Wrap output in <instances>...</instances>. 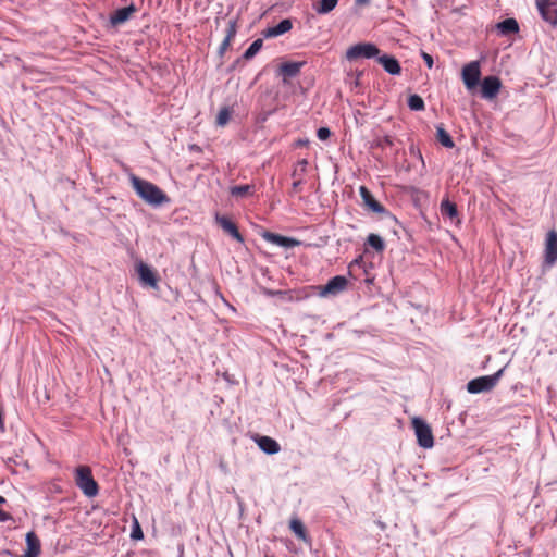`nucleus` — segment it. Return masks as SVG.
I'll return each mask as SVG.
<instances>
[{
	"label": "nucleus",
	"instance_id": "f257e3e1",
	"mask_svg": "<svg viewBox=\"0 0 557 557\" xmlns=\"http://www.w3.org/2000/svg\"><path fill=\"white\" fill-rule=\"evenodd\" d=\"M131 183L136 194L150 206L159 207L162 203L170 201L168 195L160 187L149 181L132 175Z\"/></svg>",
	"mask_w": 557,
	"mask_h": 557
},
{
	"label": "nucleus",
	"instance_id": "f03ea898",
	"mask_svg": "<svg viewBox=\"0 0 557 557\" xmlns=\"http://www.w3.org/2000/svg\"><path fill=\"white\" fill-rule=\"evenodd\" d=\"M75 483L87 497H95L99 493L98 483L95 481L88 466H78L75 469Z\"/></svg>",
	"mask_w": 557,
	"mask_h": 557
},
{
	"label": "nucleus",
	"instance_id": "7ed1b4c3",
	"mask_svg": "<svg viewBox=\"0 0 557 557\" xmlns=\"http://www.w3.org/2000/svg\"><path fill=\"white\" fill-rule=\"evenodd\" d=\"M504 368L498 370L492 375H483L475 379L470 380L467 383V391L470 394H479L484 392H490L493 389L497 383L499 382L500 377L504 373Z\"/></svg>",
	"mask_w": 557,
	"mask_h": 557
},
{
	"label": "nucleus",
	"instance_id": "20e7f679",
	"mask_svg": "<svg viewBox=\"0 0 557 557\" xmlns=\"http://www.w3.org/2000/svg\"><path fill=\"white\" fill-rule=\"evenodd\" d=\"M381 50L379 47L369 41L358 42L350 46L346 51V59L350 62L359 59H376Z\"/></svg>",
	"mask_w": 557,
	"mask_h": 557
},
{
	"label": "nucleus",
	"instance_id": "39448f33",
	"mask_svg": "<svg viewBox=\"0 0 557 557\" xmlns=\"http://www.w3.org/2000/svg\"><path fill=\"white\" fill-rule=\"evenodd\" d=\"M414 430L417 442L420 447L432 448L434 445V437L430 425L420 417H414L411 420Z\"/></svg>",
	"mask_w": 557,
	"mask_h": 557
},
{
	"label": "nucleus",
	"instance_id": "423d86ee",
	"mask_svg": "<svg viewBox=\"0 0 557 557\" xmlns=\"http://www.w3.org/2000/svg\"><path fill=\"white\" fill-rule=\"evenodd\" d=\"M348 286V280L344 275H335L325 285H319L318 295L323 298L334 297L343 293Z\"/></svg>",
	"mask_w": 557,
	"mask_h": 557
},
{
	"label": "nucleus",
	"instance_id": "0eeeda50",
	"mask_svg": "<svg viewBox=\"0 0 557 557\" xmlns=\"http://www.w3.org/2000/svg\"><path fill=\"white\" fill-rule=\"evenodd\" d=\"M138 278L143 286H147L153 289H158L159 277L157 272L147 263L139 261L136 264Z\"/></svg>",
	"mask_w": 557,
	"mask_h": 557
},
{
	"label": "nucleus",
	"instance_id": "6e6552de",
	"mask_svg": "<svg viewBox=\"0 0 557 557\" xmlns=\"http://www.w3.org/2000/svg\"><path fill=\"white\" fill-rule=\"evenodd\" d=\"M462 81L465 86L471 90L480 83L481 70L478 61H472L466 64L462 69Z\"/></svg>",
	"mask_w": 557,
	"mask_h": 557
},
{
	"label": "nucleus",
	"instance_id": "1a4fd4ad",
	"mask_svg": "<svg viewBox=\"0 0 557 557\" xmlns=\"http://www.w3.org/2000/svg\"><path fill=\"white\" fill-rule=\"evenodd\" d=\"M359 193H360V196H361V199L363 201V205L366 207H368V209H370L371 211L375 212V213H383V214H386L388 216H391L395 222H397L396 218L393 216L386 209L383 205H381L375 198L374 196L372 195V193L366 187V186H360L359 188Z\"/></svg>",
	"mask_w": 557,
	"mask_h": 557
},
{
	"label": "nucleus",
	"instance_id": "9d476101",
	"mask_svg": "<svg viewBox=\"0 0 557 557\" xmlns=\"http://www.w3.org/2000/svg\"><path fill=\"white\" fill-rule=\"evenodd\" d=\"M557 262V232L549 231L545 239L544 263L553 267Z\"/></svg>",
	"mask_w": 557,
	"mask_h": 557
},
{
	"label": "nucleus",
	"instance_id": "9b49d317",
	"mask_svg": "<svg viewBox=\"0 0 557 557\" xmlns=\"http://www.w3.org/2000/svg\"><path fill=\"white\" fill-rule=\"evenodd\" d=\"M502 87L500 79L495 75L485 76L481 82V96L485 99H493Z\"/></svg>",
	"mask_w": 557,
	"mask_h": 557
},
{
	"label": "nucleus",
	"instance_id": "f8f14e48",
	"mask_svg": "<svg viewBox=\"0 0 557 557\" xmlns=\"http://www.w3.org/2000/svg\"><path fill=\"white\" fill-rule=\"evenodd\" d=\"M261 236L264 240L283 248H294L300 244L299 240L293 237L283 236L270 231H264Z\"/></svg>",
	"mask_w": 557,
	"mask_h": 557
},
{
	"label": "nucleus",
	"instance_id": "ddd939ff",
	"mask_svg": "<svg viewBox=\"0 0 557 557\" xmlns=\"http://www.w3.org/2000/svg\"><path fill=\"white\" fill-rule=\"evenodd\" d=\"M215 222L225 233L232 236L236 242L244 243V237L239 233L237 225L230 218L216 213Z\"/></svg>",
	"mask_w": 557,
	"mask_h": 557
},
{
	"label": "nucleus",
	"instance_id": "4468645a",
	"mask_svg": "<svg viewBox=\"0 0 557 557\" xmlns=\"http://www.w3.org/2000/svg\"><path fill=\"white\" fill-rule=\"evenodd\" d=\"M137 11L138 9L134 3H131L124 8H119L110 15V24L114 27L122 25L123 23L127 22L132 14Z\"/></svg>",
	"mask_w": 557,
	"mask_h": 557
},
{
	"label": "nucleus",
	"instance_id": "2eb2a0df",
	"mask_svg": "<svg viewBox=\"0 0 557 557\" xmlns=\"http://www.w3.org/2000/svg\"><path fill=\"white\" fill-rule=\"evenodd\" d=\"M539 12L544 21L553 26L557 25V8L548 0H536Z\"/></svg>",
	"mask_w": 557,
	"mask_h": 557
},
{
	"label": "nucleus",
	"instance_id": "dca6fc26",
	"mask_svg": "<svg viewBox=\"0 0 557 557\" xmlns=\"http://www.w3.org/2000/svg\"><path fill=\"white\" fill-rule=\"evenodd\" d=\"M376 61L383 66L384 71L391 75H399L401 73V66L399 61L391 54L379 53Z\"/></svg>",
	"mask_w": 557,
	"mask_h": 557
},
{
	"label": "nucleus",
	"instance_id": "f3484780",
	"mask_svg": "<svg viewBox=\"0 0 557 557\" xmlns=\"http://www.w3.org/2000/svg\"><path fill=\"white\" fill-rule=\"evenodd\" d=\"M306 64L305 61H299V62H293V61H288V62H284L280 65L277 72H278V75H281L283 77V82H287L288 78H294L296 77L299 73H300V70L301 67Z\"/></svg>",
	"mask_w": 557,
	"mask_h": 557
},
{
	"label": "nucleus",
	"instance_id": "a211bd4d",
	"mask_svg": "<svg viewBox=\"0 0 557 557\" xmlns=\"http://www.w3.org/2000/svg\"><path fill=\"white\" fill-rule=\"evenodd\" d=\"M293 27V23L289 18L280 21L276 25L268 27L262 32L265 38H274L289 32Z\"/></svg>",
	"mask_w": 557,
	"mask_h": 557
},
{
	"label": "nucleus",
	"instance_id": "6ab92c4d",
	"mask_svg": "<svg viewBox=\"0 0 557 557\" xmlns=\"http://www.w3.org/2000/svg\"><path fill=\"white\" fill-rule=\"evenodd\" d=\"M256 443L258 444L259 448L268 455H274L281 449L280 444L270 436L257 435Z\"/></svg>",
	"mask_w": 557,
	"mask_h": 557
},
{
	"label": "nucleus",
	"instance_id": "aec40b11",
	"mask_svg": "<svg viewBox=\"0 0 557 557\" xmlns=\"http://www.w3.org/2000/svg\"><path fill=\"white\" fill-rule=\"evenodd\" d=\"M496 29L504 36L517 34L519 32V24L516 18L508 17L498 22L496 24Z\"/></svg>",
	"mask_w": 557,
	"mask_h": 557
},
{
	"label": "nucleus",
	"instance_id": "412c9836",
	"mask_svg": "<svg viewBox=\"0 0 557 557\" xmlns=\"http://www.w3.org/2000/svg\"><path fill=\"white\" fill-rule=\"evenodd\" d=\"M26 545L27 549L25 553L32 555L33 557L39 556L41 545L38 536L34 532H28L26 534Z\"/></svg>",
	"mask_w": 557,
	"mask_h": 557
},
{
	"label": "nucleus",
	"instance_id": "4be33fe9",
	"mask_svg": "<svg viewBox=\"0 0 557 557\" xmlns=\"http://www.w3.org/2000/svg\"><path fill=\"white\" fill-rule=\"evenodd\" d=\"M436 139L441 143L445 148H453L455 143L448 132L444 128L442 124L436 126Z\"/></svg>",
	"mask_w": 557,
	"mask_h": 557
},
{
	"label": "nucleus",
	"instance_id": "5701e85b",
	"mask_svg": "<svg viewBox=\"0 0 557 557\" xmlns=\"http://www.w3.org/2000/svg\"><path fill=\"white\" fill-rule=\"evenodd\" d=\"M338 0H320L313 4V9L318 14H327L335 9Z\"/></svg>",
	"mask_w": 557,
	"mask_h": 557
},
{
	"label": "nucleus",
	"instance_id": "b1692460",
	"mask_svg": "<svg viewBox=\"0 0 557 557\" xmlns=\"http://www.w3.org/2000/svg\"><path fill=\"white\" fill-rule=\"evenodd\" d=\"M255 190V186L253 185H250V184H246V185H235V186H232L231 189H230V194L233 196V197H246L248 195H252Z\"/></svg>",
	"mask_w": 557,
	"mask_h": 557
},
{
	"label": "nucleus",
	"instance_id": "393cba45",
	"mask_svg": "<svg viewBox=\"0 0 557 557\" xmlns=\"http://www.w3.org/2000/svg\"><path fill=\"white\" fill-rule=\"evenodd\" d=\"M367 244L377 252H383L385 249L384 239L374 233H371L367 237Z\"/></svg>",
	"mask_w": 557,
	"mask_h": 557
},
{
	"label": "nucleus",
	"instance_id": "a878e982",
	"mask_svg": "<svg viewBox=\"0 0 557 557\" xmlns=\"http://www.w3.org/2000/svg\"><path fill=\"white\" fill-rule=\"evenodd\" d=\"M263 40L261 38H258L251 42V45L246 49L244 54L242 55V59L244 60H250L252 59L262 48Z\"/></svg>",
	"mask_w": 557,
	"mask_h": 557
},
{
	"label": "nucleus",
	"instance_id": "bb28decb",
	"mask_svg": "<svg viewBox=\"0 0 557 557\" xmlns=\"http://www.w3.org/2000/svg\"><path fill=\"white\" fill-rule=\"evenodd\" d=\"M441 212L449 219H455L458 215L457 206L448 199L441 202Z\"/></svg>",
	"mask_w": 557,
	"mask_h": 557
},
{
	"label": "nucleus",
	"instance_id": "cd10ccee",
	"mask_svg": "<svg viewBox=\"0 0 557 557\" xmlns=\"http://www.w3.org/2000/svg\"><path fill=\"white\" fill-rule=\"evenodd\" d=\"M407 103L412 111H422L425 108L424 100L417 94L410 95Z\"/></svg>",
	"mask_w": 557,
	"mask_h": 557
},
{
	"label": "nucleus",
	"instance_id": "c85d7f7f",
	"mask_svg": "<svg viewBox=\"0 0 557 557\" xmlns=\"http://www.w3.org/2000/svg\"><path fill=\"white\" fill-rule=\"evenodd\" d=\"M290 530L301 540H307L306 529L299 519H293L289 523Z\"/></svg>",
	"mask_w": 557,
	"mask_h": 557
},
{
	"label": "nucleus",
	"instance_id": "c756f323",
	"mask_svg": "<svg viewBox=\"0 0 557 557\" xmlns=\"http://www.w3.org/2000/svg\"><path fill=\"white\" fill-rule=\"evenodd\" d=\"M231 115L232 110L228 107L221 108L215 120L216 126H225L228 123Z\"/></svg>",
	"mask_w": 557,
	"mask_h": 557
},
{
	"label": "nucleus",
	"instance_id": "7c9ffc66",
	"mask_svg": "<svg viewBox=\"0 0 557 557\" xmlns=\"http://www.w3.org/2000/svg\"><path fill=\"white\" fill-rule=\"evenodd\" d=\"M393 144H394L393 138L391 136L386 135V136L376 138L373 143V146L381 148V149H385L387 147H392Z\"/></svg>",
	"mask_w": 557,
	"mask_h": 557
},
{
	"label": "nucleus",
	"instance_id": "2f4dec72",
	"mask_svg": "<svg viewBox=\"0 0 557 557\" xmlns=\"http://www.w3.org/2000/svg\"><path fill=\"white\" fill-rule=\"evenodd\" d=\"M131 537L133 540H141L144 539V533H143V530L138 523V521L135 519L133 525H132V531H131Z\"/></svg>",
	"mask_w": 557,
	"mask_h": 557
},
{
	"label": "nucleus",
	"instance_id": "473e14b6",
	"mask_svg": "<svg viewBox=\"0 0 557 557\" xmlns=\"http://www.w3.org/2000/svg\"><path fill=\"white\" fill-rule=\"evenodd\" d=\"M237 28H236V21H230L227 28H226V36L224 39H227L231 41L235 35H236Z\"/></svg>",
	"mask_w": 557,
	"mask_h": 557
},
{
	"label": "nucleus",
	"instance_id": "72a5a7b5",
	"mask_svg": "<svg viewBox=\"0 0 557 557\" xmlns=\"http://www.w3.org/2000/svg\"><path fill=\"white\" fill-rule=\"evenodd\" d=\"M331 129L329 127L322 126L318 128L317 136L320 140H326L331 137Z\"/></svg>",
	"mask_w": 557,
	"mask_h": 557
},
{
	"label": "nucleus",
	"instance_id": "f704fd0d",
	"mask_svg": "<svg viewBox=\"0 0 557 557\" xmlns=\"http://www.w3.org/2000/svg\"><path fill=\"white\" fill-rule=\"evenodd\" d=\"M231 45V41H228L227 39H224L220 47H219V50H218V54L222 58L224 55V53L226 52V50L228 49Z\"/></svg>",
	"mask_w": 557,
	"mask_h": 557
},
{
	"label": "nucleus",
	"instance_id": "c9c22d12",
	"mask_svg": "<svg viewBox=\"0 0 557 557\" xmlns=\"http://www.w3.org/2000/svg\"><path fill=\"white\" fill-rule=\"evenodd\" d=\"M421 55H422V59L424 60V62H425L426 66H428L429 69H432L433 63H434V62H433V58H432V55H430L429 53H426V52H424V51H422V52H421Z\"/></svg>",
	"mask_w": 557,
	"mask_h": 557
},
{
	"label": "nucleus",
	"instance_id": "e433bc0d",
	"mask_svg": "<svg viewBox=\"0 0 557 557\" xmlns=\"http://www.w3.org/2000/svg\"><path fill=\"white\" fill-rule=\"evenodd\" d=\"M12 519V516L9 512L0 510V521L5 522Z\"/></svg>",
	"mask_w": 557,
	"mask_h": 557
},
{
	"label": "nucleus",
	"instance_id": "4c0bfd02",
	"mask_svg": "<svg viewBox=\"0 0 557 557\" xmlns=\"http://www.w3.org/2000/svg\"><path fill=\"white\" fill-rule=\"evenodd\" d=\"M298 165L300 166L301 172H305L306 166L308 165V161L306 159H302L298 162Z\"/></svg>",
	"mask_w": 557,
	"mask_h": 557
},
{
	"label": "nucleus",
	"instance_id": "58836bf2",
	"mask_svg": "<svg viewBox=\"0 0 557 557\" xmlns=\"http://www.w3.org/2000/svg\"><path fill=\"white\" fill-rule=\"evenodd\" d=\"M300 184H301V181H300V180L295 181V182L293 183V189H294V190H297V189L299 188Z\"/></svg>",
	"mask_w": 557,
	"mask_h": 557
},
{
	"label": "nucleus",
	"instance_id": "ea45409f",
	"mask_svg": "<svg viewBox=\"0 0 557 557\" xmlns=\"http://www.w3.org/2000/svg\"><path fill=\"white\" fill-rule=\"evenodd\" d=\"M189 149H190L191 151H200V147H199V146H197V145H191V146L189 147Z\"/></svg>",
	"mask_w": 557,
	"mask_h": 557
},
{
	"label": "nucleus",
	"instance_id": "a19ab883",
	"mask_svg": "<svg viewBox=\"0 0 557 557\" xmlns=\"http://www.w3.org/2000/svg\"><path fill=\"white\" fill-rule=\"evenodd\" d=\"M370 0H356L357 4H367Z\"/></svg>",
	"mask_w": 557,
	"mask_h": 557
},
{
	"label": "nucleus",
	"instance_id": "79ce46f5",
	"mask_svg": "<svg viewBox=\"0 0 557 557\" xmlns=\"http://www.w3.org/2000/svg\"><path fill=\"white\" fill-rule=\"evenodd\" d=\"M242 61V58L237 59L234 64L232 65V69H235L237 66V64H239Z\"/></svg>",
	"mask_w": 557,
	"mask_h": 557
},
{
	"label": "nucleus",
	"instance_id": "37998d69",
	"mask_svg": "<svg viewBox=\"0 0 557 557\" xmlns=\"http://www.w3.org/2000/svg\"><path fill=\"white\" fill-rule=\"evenodd\" d=\"M307 143H308V140H301V139H299V140L297 141V146H302V145H306Z\"/></svg>",
	"mask_w": 557,
	"mask_h": 557
},
{
	"label": "nucleus",
	"instance_id": "c03bdc74",
	"mask_svg": "<svg viewBox=\"0 0 557 557\" xmlns=\"http://www.w3.org/2000/svg\"><path fill=\"white\" fill-rule=\"evenodd\" d=\"M0 426H3V416H2L1 409H0Z\"/></svg>",
	"mask_w": 557,
	"mask_h": 557
},
{
	"label": "nucleus",
	"instance_id": "a18cd8bd",
	"mask_svg": "<svg viewBox=\"0 0 557 557\" xmlns=\"http://www.w3.org/2000/svg\"><path fill=\"white\" fill-rule=\"evenodd\" d=\"M5 503H7V499L0 495V505L5 504Z\"/></svg>",
	"mask_w": 557,
	"mask_h": 557
},
{
	"label": "nucleus",
	"instance_id": "49530a36",
	"mask_svg": "<svg viewBox=\"0 0 557 557\" xmlns=\"http://www.w3.org/2000/svg\"><path fill=\"white\" fill-rule=\"evenodd\" d=\"M362 74H363V72H362V71H360V72L358 73L357 77H360Z\"/></svg>",
	"mask_w": 557,
	"mask_h": 557
}]
</instances>
